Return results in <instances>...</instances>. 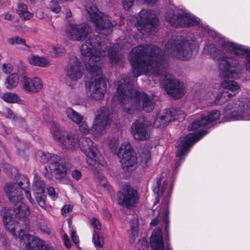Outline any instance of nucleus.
I'll use <instances>...</instances> for the list:
<instances>
[{"mask_svg":"<svg viewBox=\"0 0 250 250\" xmlns=\"http://www.w3.org/2000/svg\"><path fill=\"white\" fill-rule=\"evenodd\" d=\"M62 240L66 247L70 248L71 247V243L66 234L63 235Z\"/></svg>","mask_w":250,"mask_h":250,"instance_id":"45","label":"nucleus"},{"mask_svg":"<svg viewBox=\"0 0 250 250\" xmlns=\"http://www.w3.org/2000/svg\"><path fill=\"white\" fill-rule=\"evenodd\" d=\"M90 223L91 227L94 229V233L96 234L97 231H99L101 229V225L99 220L95 218H92L90 220Z\"/></svg>","mask_w":250,"mask_h":250,"instance_id":"38","label":"nucleus"},{"mask_svg":"<svg viewBox=\"0 0 250 250\" xmlns=\"http://www.w3.org/2000/svg\"><path fill=\"white\" fill-rule=\"evenodd\" d=\"M220 116L219 110H211L207 114L202 115L200 120L193 123L188 127L189 130H194L201 126L207 125L211 122L218 119Z\"/></svg>","mask_w":250,"mask_h":250,"instance_id":"21","label":"nucleus"},{"mask_svg":"<svg viewBox=\"0 0 250 250\" xmlns=\"http://www.w3.org/2000/svg\"><path fill=\"white\" fill-rule=\"evenodd\" d=\"M117 155L124 168L132 167L136 164L137 157L131 146L128 143H124L121 146Z\"/></svg>","mask_w":250,"mask_h":250,"instance_id":"14","label":"nucleus"},{"mask_svg":"<svg viewBox=\"0 0 250 250\" xmlns=\"http://www.w3.org/2000/svg\"><path fill=\"white\" fill-rule=\"evenodd\" d=\"M0 98L4 101L9 103H18L21 100L19 96L15 93L11 92L3 93L0 96Z\"/></svg>","mask_w":250,"mask_h":250,"instance_id":"33","label":"nucleus"},{"mask_svg":"<svg viewBox=\"0 0 250 250\" xmlns=\"http://www.w3.org/2000/svg\"><path fill=\"white\" fill-rule=\"evenodd\" d=\"M43 85L42 81L39 77H34L32 78L23 77L22 88L27 93H37L42 90Z\"/></svg>","mask_w":250,"mask_h":250,"instance_id":"23","label":"nucleus"},{"mask_svg":"<svg viewBox=\"0 0 250 250\" xmlns=\"http://www.w3.org/2000/svg\"><path fill=\"white\" fill-rule=\"evenodd\" d=\"M65 53V49L61 45H57L53 47L52 55L53 57H59L63 55Z\"/></svg>","mask_w":250,"mask_h":250,"instance_id":"36","label":"nucleus"},{"mask_svg":"<svg viewBox=\"0 0 250 250\" xmlns=\"http://www.w3.org/2000/svg\"><path fill=\"white\" fill-rule=\"evenodd\" d=\"M17 12L22 21L28 20L32 17L33 15L28 10L27 6L23 3H19Z\"/></svg>","mask_w":250,"mask_h":250,"instance_id":"30","label":"nucleus"},{"mask_svg":"<svg viewBox=\"0 0 250 250\" xmlns=\"http://www.w3.org/2000/svg\"><path fill=\"white\" fill-rule=\"evenodd\" d=\"M221 87L225 89L230 91L232 93H229L227 91L223 90L220 92L216 96L213 103L214 104H222L229 100V98L235 95L234 93L238 91L240 88V85L234 80L228 79H224L220 83Z\"/></svg>","mask_w":250,"mask_h":250,"instance_id":"13","label":"nucleus"},{"mask_svg":"<svg viewBox=\"0 0 250 250\" xmlns=\"http://www.w3.org/2000/svg\"><path fill=\"white\" fill-rule=\"evenodd\" d=\"M157 188L154 189L158 195L164 194L165 196H169L171 193L172 188L171 183L167 179L160 178L157 181Z\"/></svg>","mask_w":250,"mask_h":250,"instance_id":"25","label":"nucleus"},{"mask_svg":"<svg viewBox=\"0 0 250 250\" xmlns=\"http://www.w3.org/2000/svg\"><path fill=\"white\" fill-rule=\"evenodd\" d=\"M67 115L69 119L77 124H80L83 117L75 110H68Z\"/></svg>","mask_w":250,"mask_h":250,"instance_id":"34","label":"nucleus"},{"mask_svg":"<svg viewBox=\"0 0 250 250\" xmlns=\"http://www.w3.org/2000/svg\"><path fill=\"white\" fill-rule=\"evenodd\" d=\"M28 60L30 64L38 66L46 67L50 63L45 58L34 55H31Z\"/></svg>","mask_w":250,"mask_h":250,"instance_id":"28","label":"nucleus"},{"mask_svg":"<svg viewBox=\"0 0 250 250\" xmlns=\"http://www.w3.org/2000/svg\"><path fill=\"white\" fill-rule=\"evenodd\" d=\"M118 143L119 141L117 138L115 137L113 138L110 141L109 146L110 148H113L116 146L118 144Z\"/></svg>","mask_w":250,"mask_h":250,"instance_id":"47","label":"nucleus"},{"mask_svg":"<svg viewBox=\"0 0 250 250\" xmlns=\"http://www.w3.org/2000/svg\"><path fill=\"white\" fill-rule=\"evenodd\" d=\"M36 16L40 19H42L44 18V13L42 9H38L36 12Z\"/></svg>","mask_w":250,"mask_h":250,"instance_id":"50","label":"nucleus"},{"mask_svg":"<svg viewBox=\"0 0 250 250\" xmlns=\"http://www.w3.org/2000/svg\"><path fill=\"white\" fill-rule=\"evenodd\" d=\"M47 190L48 194L50 196H52V197L53 198L55 199L56 197H55V192L54 189L52 187H50V188H47Z\"/></svg>","mask_w":250,"mask_h":250,"instance_id":"49","label":"nucleus"},{"mask_svg":"<svg viewBox=\"0 0 250 250\" xmlns=\"http://www.w3.org/2000/svg\"><path fill=\"white\" fill-rule=\"evenodd\" d=\"M106 38L94 35L90 36L80 48L83 56L90 57L85 64V69L92 78L85 82L86 91L88 96L96 100L104 98L107 87L99 62L107 55L111 64H116L121 67L124 66L125 60L124 55L120 52V46L118 43L108 48Z\"/></svg>","mask_w":250,"mask_h":250,"instance_id":"2","label":"nucleus"},{"mask_svg":"<svg viewBox=\"0 0 250 250\" xmlns=\"http://www.w3.org/2000/svg\"><path fill=\"white\" fill-rule=\"evenodd\" d=\"M120 199L122 205L129 208L135 207L139 201L137 192L130 186H126L123 188Z\"/></svg>","mask_w":250,"mask_h":250,"instance_id":"20","label":"nucleus"},{"mask_svg":"<svg viewBox=\"0 0 250 250\" xmlns=\"http://www.w3.org/2000/svg\"><path fill=\"white\" fill-rule=\"evenodd\" d=\"M151 246L153 250H165L163 241H150ZM166 250H172L169 246H167Z\"/></svg>","mask_w":250,"mask_h":250,"instance_id":"35","label":"nucleus"},{"mask_svg":"<svg viewBox=\"0 0 250 250\" xmlns=\"http://www.w3.org/2000/svg\"><path fill=\"white\" fill-rule=\"evenodd\" d=\"M206 133L204 131L196 134L190 133L181 139L180 142L178 145L177 150L176 153V157L179 158L178 161L176 163V167L183 162V156L187 154L189 147L196 142L199 140Z\"/></svg>","mask_w":250,"mask_h":250,"instance_id":"12","label":"nucleus"},{"mask_svg":"<svg viewBox=\"0 0 250 250\" xmlns=\"http://www.w3.org/2000/svg\"><path fill=\"white\" fill-rule=\"evenodd\" d=\"M89 30V26L86 23L70 24L67 29V34L71 40L80 42L86 38Z\"/></svg>","mask_w":250,"mask_h":250,"instance_id":"18","label":"nucleus"},{"mask_svg":"<svg viewBox=\"0 0 250 250\" xmlns=\"http://www.w3.org/2000/svg\"><path fill=\"white\" fill-rule=\"evenodd\" d=\"M60 0H52L49 5L50 9L52 12L58 14L61 11V7L60 6Z\"/></svg>","mask_w":250,"mask_h":250,"instance_id":"37","label":"nucleus"},{"mask_svg":"<svg viewBox=\"0 0 250 250\" xmlns=\"http://www.w3.org/2000/svg\"><path fill=\"white\" fill-rule=\"evenodd\" d=\"M167 210L165 211V212L164 213V215L163 216V222L165 225V229L167 231V229L168 228V224H169V220H168L167 217Z\"/></svg>","mask_w":250,"mask_h":250,"instance_id":"48","label":"nucleus"},{"mask_svg":"<svg viewBox=\"0 0 250 250\" xmlns=\"http://www.w3.org/2000/svg\"><path fill=\"white\" fill-rule=\"evenodd\" d=\"M226 109H230L228 107ZM230 109H250V98L235 99L232 104Z\"/></svg>","mask_w":250,"mask_h":250,"instance_id":"27","label":"nucleus"},{"mask_svg":"<svg viewBox=\"0 0 250 250\" xmlns=\"http://www.w3.org/2000/svg\"><path fill=\"white\" fill-rule=\"evenodd\" d=\"M248 110H223L222 115L226 121L246 120Z\"/></svg>","mask_w":250,"mask_h":250,"instance_id":"26","label":"nucleus"},{"mask_svg":"<svg viewBox=\"0 0 250 250\" xmlns=\"http://www.w3.org/2000/svg\"><path fill=\"white\" fill-rule=\"evenodd\" d=\"M131 132L136 140H147L150 135L149 124L145 120H138L132 125Z\"/></svg>","mask_w":250,"mask_h":250,"instance_id":"16","label":"nucleus"},{"mask_svg":"<svg viewBox=\"0 0 250 250\" xmlns=\"http://www.w3.org/2000/svg\"><path fill=\"white\" fill-rule=\"evenodd\" d=\"M33 190L35 197L39 205L42 208L45 207V195L44 194V184L41 180L34 182Z\"/></svg>","mask_w":250,"mask_h":250,"instance_id":"24","label":"nucleus"},{"mask_svg":"<svg viewBox=\"0 0 250 250\" xmlns=\"http://www.w3.org/2000/svg\"><path fill=\"white\" fill-rule=\"evenodd\" d=\"M19 80V77L17 73H12L6 79L5 87L9 89L15 87L18 84Z\"/></svg>","mask_w":250,"mask_h":250,"instance_id":"32","label":"nucleus"},{"mask_svg":"<svg viewBox=\"0 0 250 250\" xmlns=\"http://www.w3.org/2000/svg\"><path fill=\"white\" fill-rule=\"evenodd\" d=\"M138 163L143 168L147 167L150 160V152L148 149H142L140 151Z\"/></svg>","mask_w":250,"mask_h":250,"instance_id":"29","label":"nucleus"},{"mask_svg":"<svg viewBox=\"0 0 250 250\" xmlns=\"http://www.w3.org/2000/svg\"><path fill=\"white\" fill-rule=\"evenodd\" d=\"M108 217H111V215L109 214V216H108Z\"/></svg>","mask_w":250,"mask_h":250,"instance_id":"57","label":"nucleus"},{"mask_svg":"<svg viewBox=\"0 0 250 250\" xmlns=\"http://www.w3.org/2000/svg\"><path fill=\"white\" fill-rule=\"evenodd\" d=\"M81 149L86 157V162L90 168L101 181V186L104 188H107L108 182L104 176L100 173V166L105 167L106 163L99 153L96 145L90 139L85 138L82 141Z\"/></svg>","mask_w":250,"mask_h":250,"instance_id":"7","label":"nucleus"},{"mask_svg":"<svg viewBox=\"0 0 250 250\" xmlns=\"http://www.w3.org/2000/svg\"><path fill=\"white\" fill-rule=\"evenodd\" d=\"M163 88L167 94L174 99H179L184 94L183 83L177 80L174 76L164 80L161 83Z\"/></svg>","mask_w":250,"mask_h":250,"instance_id":"15","label":"nucleus"},{"mask_svg":"<svg viewBox=\"0 0 250 250\" xmlns=\"http://www.w3.org/2000/svg\"><path fill=\"white\" fill-rule=\"evenodd\" d=\"M109 118L105 110H99L96 114L95 120L91 129V133L96 138L103 135L109 124Z\"/></svg>","mask_w":250,"mask_h":250,"instance_id":"17","label":"nucleus"},{"mask_svg":"<svg viewBox=\"0 0 250 250\" xmlns=\"http://www.w3.org/2000/svg\"><path fill=\"white\" fill-rule=\"evenodd\" d=\"M7 112V117L9 118H12L14 119L15 116L12 112V110H8Z\"/></svg>","mask_w":250,"mask_h":250,"instance_id":"53","label":"nucleus"},{"mask_svg":"<svg viewBox=\"0 0 250 250\" xmlns=\"http://www.w3.org/2000/svg\"><path fill=\"white\" fill-rule=\"evenodd\" d=\"M158 214H160V213H159V211H158V212L157 213V215H158Z\"/></svg>","mask_w":250,"mask_h":250,"instance_id":"56","label":"nucleus"},{"mask_svg":"<svg viewBox=\"0 0 250 250\" xmlns=\"http://www.w3.org/2000/svg\"><path fill=\"white\" fill-rule=\"evenodd\" d=\"M128 58L136 78L142 74L161 75L168 66L162 50L153 44L140 45L133 48Z\"/></svg>","mask_w":250,"mask_h":250,"instance_id":"4","label":"nucleus"},{"mask_svg":"<svg viewBox=\"0 0 250 250\" xmlns=\"http://www.w3.org/2000/svg\"><path fill=\"white\" fill-rule=\"evenodd\" d=\"M67 109L70 110V109H73L71 107H68Z\"/></svg>","mask_w":250,"mask_h":250,"instance_id":"55","label":"nucleus"},{"mask_svg":"<svg viewBox=\"0 0 250 250\" xmlns=\"http://www.w3.org/2000/svg\"><path fill=\"white\" fill-rule=\"evenodd\" d=\"M93 242L97 248H102L104 244V240L103 237H100L98 233L94 234Z\"/></svg>","mask_w":250,"mask_h":250,"instance_id":"40","label":"nucleus"},{"mask_svg":"<svg viewBox=\"0 0 250 250\" xmlns=\"http://www.w3.org/2000/svg\"><path fill=\"white\" fill-rule=\"evenodd\" d=\"M165 18L167 22L176 28H194V31L186 30L182 35L169 39L166 44V49L174 58L182 61H188L194 58L199 49L197 39L209 37L226 52L237 56L246 55L244 62L247 71L250 73V47L227 40L185 8L174 6L165 13Z\"/></svg>","mask_w":250,"mask_h":250,"instance_id":"1","label":"nucleus"},{"mask_svg":"<svg viewBox=\"0 0 250 250\" xmlns=\"http://www.w3.org/2000/svg\"><path fill=\"white\" fill-rule=\"evenodd\" d=\"M2 69L5 73L8 74L12 70V66L10 64L4 63L2 65Z\"/></svg>","mask_w":250,"mask_h":250,"instance_id":"43","label":"nucleus"},{"mask_svg":"<svg viewBox=\"0 0 250 250\" xmlns=\"http://www.w3.org/2000/svg\"><path fill=\"white\" fill-rule=\"evenodd\" d=\"M4 19L6 20L12 21L14 19V17L12 14L7 13L5 14Z\"/></svg>","mask_w":250,"mask_h":250,"instance_id":"51","label":"nucleus"},{"mask_svg":"<svg viewBox=\"0 0 250 250\" xmlns=\"http://www.w3.org/2000/svg\"><path fill=\"white\" fill-rule=\"evenodd\" d=\"M72 176L74 179L79 180L81 179L82 177V174L79 170H74L72 172Z\"/></svg>","mask_w":250,"mask_h":250,"instance_id":"46","label":"nucleus"},{"mask_svg":"<svg viewBox=\"0 0 250 250\" xmlns=\"http://www.w3.org/2000/svg\"><path fill=\"white\" fill-rule=\"evenodd\" d=\"M85 8L90 21L94 24L98 33L107 36L112 32L113 28L117 24L116 21L100 11L92 3L87 4Z\"/></svg>","mask_w":250,"mask_h":250,"instance_id":"8","label":"nucleus"},{"mask_svg":"<svg viewBox=\"0 0 250 250\" xmlns=\"http://www.w3.org/2000/svg\"><path fill=\"white\" fill-rule=\"evenodd\" d=\"M72 211V207L69 205H65L62 209V213L64 216L69 215Z\"/></svg>","mask_w":250,"mask_h":250,"instance_id":"41","label":"nucleus"},{"mask_svg":"<svg viewBox=\"0 0 250 250\" xmlns=\"http://www.w3.org/2000/svg\"><path fill=\"white\" fill-rule=\"evenodd\" d=\"M70 235L73 242L75 244H78L79 243V237L76 234V232L74 230H70Z\"/></svg>","mask_w":250,"mask_h":250,"instance_id":"44","label":"nucleus"},{"mask_svg":"<svg viewBox=\"0 0 250 250\" xmlns=\"http://www.w3.org/2000/svg\"><path fill=\"white\" fill-rule=\"evenodd\" d=\"M37 156L42 163L48 164L51 171L56 173H60L62 176L65 175L66 169L64 161L59 156L42 151L38 152Z\"/></svg>","mask_w":250,"mask_h":250,"instance_id":"11","label":"nucleus"},{"mask_svg":"<svg viewBox=\"0 0 250 250\" xmlns=\"http://www.w3.org/2000/svg\"><path fill=\"white\" fill-rule=\"evenodd\" d=\"M66 16L67 18H70L71 17V12L70 11L66 13Z\"/></svg>","mask_w":250,"mask_h":250,"instance_id":"54","label":"nucleus"},{"mask_svg":"<svg viewBox=\"0 0 250 250\" xmlns=\"http://www.w3.org/2000/svg\"><path fill=\"white\" fill-rule=\"evenodd\" d=\"M179 110H160L154 122L156 127H162L176 119L175 115Z\"/></svg>","mask_w":250,"mask_h":250,"instance_id":"22","label":"nucleus"},{"mask_svg":"<svg viewBox=\"0 0 250 250\" xmlns=\"http://www.w3.org/2000/svg\"><path fill=\"white\" fill-rule=\"evenodd\" d=\"M48 108H49V107H48ZM45 108H46H46H47V107H45Z\"/></svg>","mask_w":250,"mask_h":250,"instance_id":"58","label":"nucleus"},{"mask_svg":"<svg viewBox=\"0 0 250 250\" xmlns=\"http://www.w3.org/2000/svg\"><path fill=\"white\" fill-rule=\"evenodd\" d=\"M80 130L84 134H87L90 132V129L85 122H83L80 126Z\"/></svg>","mask_w":250,"mask_h":250,"instance_id":"42","label":"nucleus"},{"mask_svg":"<svg viewBox=\"0 0 250 250\" xmlns=\"http://www.w3.org/2000/svg\"><path fill=\"white\" fill-rule=\"evenodd\" d=\"M203 52L213 60L219 62L218 70L220 76L239 79L242 75V67L239 60L234 57L229 58L222 50L212 43L206 44Z\"/></svg>","mask_w":250,"mask_h":250,"instance_id":"5","label":"nucleus"},{"mask_svg":"<svg viewBox=\"0 0 250 250\" xmlns=\"http://www.w3.org/2000/svg\"><path fill=\"white\" fill-rule=\"evenodd\" d=\"M160 21L154 11L142 10L138 14L136 26L143 34H152L159 29Z\"/></svg>","mask_w":250,"mask_h":250,"instance_id":"9","label":"nucleus"},{"mask_svg":"<svg viewBox=\"0 0 250 250\" xmlns=\"http://www.w3.org/2000/svg\"><path fill=\"white\" fill-rule=\"evenodd\" d=\"M29 182L25 178L19 183H10L4 186V191L11 202L17 203L18 205L15 211L16 214H12L11 210L4 208L2 209L0 214L3 218V223L7 230L11 232L13 237L19 239L21 245L27 250H54L47 245H43L42 240L35 238L24 231L16 221L17 217H25L28 215V207L24 203H20L23 199L24 193L31 203L34 200L28 191Z\"/></svg>","mask_w":250,"mask_h":250,"instance_id":"3","label":"nucleus"},{"mask_svg":"<svg viewBox=\"0 0 250 250\" xmlns=\"http://www.w3.org/2000/svg\"><path fill=\"white\" fill-rule=\"evenodd\" d=\"M51 133L58 146L65 151H74L80 146L79 141L74 134L65 135L58 126L51 129Z\"/></svg>","mask_w":250,"mask_h":250,"instance_id":"10","label":"nucleus"},{"mask_svg":"<svg viewBox=\"0 0 250 250\" xmlns=\"http://www.w3.org/2000/svg\"><path fill=\"white\" fill-rule=\"evenodd\" d=\"M130 229L129 231L130 241L133 243L138 236V220L134 218L130 221Z\"/></svg>","mask_w":250,"mask_h":250,"instance_id":"31","label":"nucleus"},{"mask_svg":"<svg viewBox=\"0 0 250 250\" xmlns=\"http://www.w3.org/2000/svg\"><path fill=\"white\" fill-rule=\"evenodd\" d=\"M159 221V219L157 217H155L150 222V225L153 226L156 225Z\"/></svg>","mask_w":250,"mask_h":250,"instance_id":"52","label":"nucleus"},{"mask_svg":"<svg viewBox=\"0 0 250 250\" xmlns=\"http://www.w3.org/2000/svg\"><path fill=\"white\" fill-rule=\"evenodd\" d=\"M8 42L11 45H14V44H23L25 46H27V47H29V46H28L25 43V41L18 37H15L14 38H10L8 40Z\"/></svg>","mask_w":250,"mask_h":250,"instance_id":"39","label":"nucleus"},{"mask_svg":"<svg viewBox=\"0 0 250 250\" xmlns=\"http://www.w3.org/2000/svg\"><path fill=\"white\" fill-rule=\"evenodd\" d=\"M83 72V67L79 59L76 56L71 57L67 68V78L76 82L82 77Z\"/></svg>","mask_w":250,"mask_h":250,"instance_id":"19","label":"nucleus"},{"mask_svg":"<svg viewBox=\"0 0 250 250\" xmlns=\"http://www.w3.org/2000/svg\"><path fill=\"white\" fill-rule=\"evenodd\" d=\"M117 97L122 104H126L130 100L135 102L136 109L146 108L153 109L154 102L153 98L143 91L134 89L129 81L122 79L118 82L117 88Z\"/></svg>","mask_w":250,"mask_h":250,"instance_id":"6","label":"nucleus"}]
</instances>
